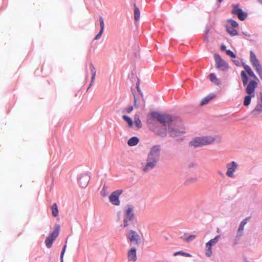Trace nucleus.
Instances as JSON below:
<instances>
[{"label":"nucleus","instance_id":"34","mask_svg":"<svg viewBox=\"0 0 262 262\" xmlns=\"http://www.w3.org/2000/svg\"><path fill=\"white\" fill-rule=\"evenodd\" d=\"M66 247H67V246L64 245L63 248V249H62V252H61V256H60L61 262H63V255H64V253L65 251H66Z\"/></svg>","mask_w":262,"mask_h":262},{"label":"nucleus","instance_id":"10","mask_svg":"<svg viewBox=\"0 0 262 262\" xmlns=\"http://www.w3.org/2000/svg\"><path fill=\"white\" fill-rule=\"evenodd\" d=\"M238 164L235 161H232L226 164L227 171L226 175L230 178H234L235 177L234 172L236 171L238 167Z\"/></svg>","mask_w":262,"mask_h":262},{"label":"nucleus","instance_id":"31","mask_svg":"<svg viewBox=\"0 0 262 262\" xmlns=\"http://www.w3.org/2000/svg\"><path fill=\"white\" fill-rule=\"evenodd\" d=\"M195 238H196V236L195 235H190L189 236H188L187 237H186L185 240L187 242H189L193 240Z\"/></svg>","mask_w":262,"mask_h":262},{"label":"nucleus","instance_id":"23","mask_svg":"<svg viewBox=\"0 0 262 262\" xmlns=\"http://www.w3.org/2000/svg\"><path fill=\"white\" fill-rule=\"evenodd\" d=\"M210 79L213 83L219 85L220 83L219 79L216 77L215 75L213 73H211L209 75Z\"/></svg>","mask_w":262,"mask_h":262},{"label":"nucleus","instance_id":"6","mask_svg":"<svg viewBox=\"0 0 262 262\" xmlns=\"http://www.w3.org/2000/svg\"><path fill=\"white\" fill-rule=\"evenodd\" d=\"M250 61L252 66L259 75L260 78L262 80V67L259 60L257 59L255 54L253 51L250 52Z\"/></svg>","mask_w":262,"mask_h":262},{"label":"nucleus","instance_id":"20","mask_svg":"<svg viewBox=\"0 0 262 262\" xmlns=\"http://www.w3.org/2000/svg\"><path fill=\"white\" fill-rule=\"evenodd\" d=\"M134 19L136 21L139 20L140 17V11L139 10V9L137 7L136 5L134 4Z\"/></svg>","mask_w":262,"mask_h":262},{"label":"nucleus","instance_id":"4","mask_svg":"<svg viewBox=\"0 0 262 262\" xmlns=\"http://www.w3.org/2000/svg\"><path fill=\"white\" fill-rule=\"evenodd\" d=\"M160 147L159 145L153 146L149 152L146 160L156 165L159 160Z\"/></svg>","mask_w":262,"mask_h":262},{"label":"nucleus","instance_id":"1","mask_svg":"<svg viewBox=\"0 0 262 262\" xmlns=\"http://www.w3.org/2000/svg\"><path fill=\"white\" fill-rule=\"evenodd\" d=\"M151 116L156 119L163 126H168V132L170 136L177 140L182 139V137L185 133L183 127L179 129L176 128L177 120L170 115L166 114H159L157 112H152Z\"/></svg>","mask_w":262,"mask_h":262},{"label":"nucleus","instance_id":"19","mask_svg":"<svg viewBox=\"0 0 262 262\" xmlns=\"http://www.w3.org/2000/svg\"><path fill=\"white\" fill-rule=\"evenodd\" d=\"M90 68L92 74V78H91V82L90 84V86H89V88H90L93 85V83L94 82V81L95 79V76L96 75V69L92 63H91L90 64Z\"/></svg>","mask_w":262,"mask_h":262},{"label":"nucleus","instance_id":"13","mask_svg":"<svg viewBox=\"0 0 262 262\" xmlns=\"http://www.w3.org/2000/svg\"><path fill=\"white\" fill-rule=\"evenodd\" d=\"M232 13L233 15H237L238 19L241 20H245L247 16V13L243 12L241 9L239 8L238 5L233 6Z\"/></svg>","mask_w":262,"mask_h":262},{"label":"nucleus","instance_id":"5","mask_svg":"<svg viewBox=\"0 0 262 262\" xmlns=\"http://www.w3.org/2000/svg\"><path fill=\"white\" fill-rule=\"evenodd\" d=\"M60 229V225L56 224L54 227V231L47 237L45 241V244L48 248H50L52 247L53 243L58 236Z\"/></svg>","mask_w":262,"mask_h":262},{"label":"nucleus","instance_id":"21","mask_svg":"<svg viewBox=\"0 0 262 262\" xmlns=\"http://www.w3.org/2000/svg\"><path fill=\"white\" fill-rule=\"evenodd\" d=\"M139 141V139L137 137H134L128 140L127 144L129 146H133L137 145Z\"/></svg>","mask_w":262,"mask_h":262},{"label":"nucleus","instance_id":"40","mask_svg":"<svg viewBox=\"0 0 262 262\" xmlns=\"http://www.w3.org/2000/svg\"><path fill=\"white\" fill-rule=\"evenodd\" d=\"M221 50H222V51L225 50L226 49V46H224V45H222V46H221Z\"/></svg>","mask_w":262,"mask_h":262},{"label":"nucleus","instance_id":"16","mask_svg":"<svg viewBox=\"0 0 262 262\" xmlns=\"http://www.w3.org/2000/svg\"><path fill=\"white\" fill-rule=\"evenodd\" d=\"M89 180V177L86 174H83L79 177L78 183L81 187L84 188L88 185Z\"/></svg>","mask_w":262,"mask_h":262},{"label":"nucleus","instance_id":"27","mask_svg":"<svg viewBox=\"0 0 262 262\" xmlns=\"http://www.w3.org/2000/svg\"><path fill=\"white\" fill-rule=\"evenodd\" d=\"M123 119L127 123L129 127H132L133 126V122L130 117L126 115H124L123 116Z\"/></svg>","mask_w":262,"mask_h":262},{"label":"nucleus","instance_id":"45","mask_svg":"<svg viewBox=\"0 0 262 262\" xmlns=\"http://www.w3.org/2000/svg\"><path fill=\"white\" fill-rule=\"evenodd\" d=\"M260 101H261L260 103H261V104H262V97H261Z\"/></svg>","mask_w":262,"mask_h":262},{"label":"nucleus","instance_id":"15","mask_svg":"<svg viewBox=\"0 0 262 262\" xmlns=\"http://www.w3.org/2000/svg\"><path fill=\"white\" fill-rule=\"evenodd\" d=\"M127 237L131 243H134L135 244L139 245L140 243V236L135 231L130 230L127 235Z\"/></svg>","mask_w":262,"mask_h":262},{"label":"nucleus","instance_id":"14","mask_svg":"<svg viewBox=\"0 0 262 262\" xmlns=\"http://www.w3.org/2000/svg\"><path fill=\"white\" fill-rule=\"evenodd\" d=\"M122 192V191L121 190H117L113 192L109 197V200L111 203L115 205H119L120 204L119 197Z\"/></svg>","mask_w":262,"mask_h":262},{"label":"nucleus","instance_id":"44","mask_svg":"<svg viewBox=\"0 0 262 262\" xmlns=\"http://www.w3.org/2000/svg\"><path fill=\"white\" fill-rule=\"evenodd\" d=\"M219 3H221L222 2V0H218Z\"/></svg>","mask_w":262,"mask_h":262},{"label":"nucleus","instance_id":"28","mask_svg":"<svg viewBox=\"0 0 262 262\" xmlns=\"http://www.w3.org/2000/svg\"><path fill=\"white\" fill-rule=\"evenodd\" d=\"M253 112H256L257 113H260L262 112V104H258L255 107L254 110H253Z\"/></svg>","mask_w":262,"mask_h":262},{"label":"nucleus","instance_id":"22","mask_svg":"<svg viewBox=\"0 0 262 262\" xmlns=\"http://www.w3.org/2000/svg\"><path fill=\"white\" fill-rule=\"evenodd\" d=\"M226 30L228 33L232 36L236 35L237 34V30L235 29V28L227 26Z\"/></svg>","mask_w":262,"mask_h":262},{"label":"nucleus","instance_id":"30","mask_svg":"<svg viewBox=\"0 0 262 262\" xmlns=\"http://www.w3.org/2000/svg\"><path fill=\"white\" fill-rule=\"evenodd\" d=\"M228 21L230 23V25H231V27H233V28H237L238 27V24L236 21H235V20H229Z\"/></svg>","mask_w":262,"mask_h":262},{"label":"nucleus","instance_id":"43","mask_svg":"<svg viewBox=\"0 0 262 262\" xmlns=\"http://www.w3.org/2000/svg\"><path fill=\"white\" fill-rule=\"evenodd\" d=\"M182 254L183 255H189L188 254H187V253H184V252H182Z\"/></svg>","mask_w":262,"mask_h":262},{"label":"nucleus","instance_id":"46","mask_svg":"<svg viewBox=\"0 0 262 262\" xmlns=\"http://www.w3.org/2000/svg\"><path fill=\"white\" fill-rule=\"evenodd\" d=\"M260 3H262V0H260Z\"/></svg>","mask_w":262,"mask_h":262},{"label":"nucleus","instance_id":"18","mask_svg":"<svg viewBox=\"0 0 262 262\" xmlns=\"http://www.w3.org/2000/svg\"><path fill=\"white\" fill-rule=\"evenodd\" d=\"M128 259L129 261H135L137 260L136 249L135 248H131L127 253Z\"/></svg>","mask_w":262,"mask_h":262},{"label":"nucleus","instance_id":"41","mask_svg":"<svg viewBox=\"0 0 262 262\" xmlns=\"http://www.w3.org/2000/svg\"><path fill=\"white\" fill-rule=\"evenodd\" d=\"M137 99L136 97H134V105L136 106Z\"/></svg>","mask_w":262,"mask_h":262},{"label":"nucleus","instance_id":"3","mask_svg":"<svg viewBox=\"0 0 262 262\" xmlns=\"http://www.w3.org/2000/svg\"><path fill=\"white\" fill-rule=\"evenodd\" d=\"M214 141V138L212 136L196 137L190 142V144L195 147H198L211 144Z\"/></svg>","mask_w":262,"mask_h":262},{"label":"nucleus","instance_id":"24","mask_svg":"<svg viewBox=\"0 0 262 262\" xmlns=\"http://www.w3.org/2000/svg\"><path fill=\"white\" fill-rule=\"evenodd\" d=\"M214 97V95H209L205 97L204 99H203L201 102V105H203L207 103H208L211 100H212Z\"/></svg>","mask_w":262,"mask_h":262},{"label":"nucleus","instance_id":"8","mask_svg":"<svg viewBox=\"0 0 262 262\" xmlns=\"http://www.w3.org/2000/svg\"><path fill=\"white\" fill-rule=\"evenodd\" d=\"M214 58L215 61V66L217 69L224 71L228 68V64L222 59L219 54H215L214 55Z\"/></svg>","mask_w":262,"mask_h":262},{"label":"nucleus","instance_id":"32","mask_svg":"<svg viewBox=\"0 0 262 262\" xmlns=\"http://www.w3.org/2000/svg\"><path fill=\"white\" fill-rule=\"evenodd\" d=\"M226 54L228 55H229V56H231V57H232L233 58H235L236 57V56H235V54L232 51H231V50H227L226 51Z\"/></svg>","mask_w":262,"mask_h":262},{"label":"nucleus","instance_id":"9","mask_svg":"<svg viewBox=\"0 0 262 262\" xmlns=\"http://www.w3.org/2000/svg\"><path fill=\"white\" fill-rule=\"evenodd\" d=\"M220 238V235L216 236L214 238L210 239L206 244V252L205 254L207 257H210L212 254V246L217 243Z\"/></svg>","mask_w":262,"mask_h":262},{"label":"nucleus","instance_id":"36","mask_svg":"<svg viewBox=\"0 0 262 262\" xmlns=\"http://www.w3.org/2000/svg\"><path fill=\"white\" fill-rule=\"evenodd\" d=\"M103 33V31H102V30H100L99 33L95 36L94 39L95 40H98L99 39L100 37L101 36V35H102Z\"/></svg>","mask_w":262,"mask_h":262},{"label":"nucleus","instance_id":"35","mask_svg":"<svg viewBox=\"0 0 262 262\" xmlns=\"http://www.w3.org/2000/svg\"><path fill=\"white\" fill-rule=\"evenodd\" d=\"M244 68L245 70H246L247 74L252 71L251 68L248 65L244 66Z\"/></svg>","mask_w":262,"mask_h":262},{"label":"nucleus","instance_id":"33","mask_svg":"<svg viewBox=\"0 0 262 262\" xmlns=\"http://www.w3.org/2000/svg\"><path fill=\"white\" fill-rule=\"evenodd\" d=\"M244 226H242V225H239V227L238 228V231H237V235L241 236L242 234V232L244 230Z\"/></svg>","mask_w":262,"mask_h":262},{"label":"nucleus","instance_id":"38","mask_svg":"<svg viewBox=\"0 0 262 262\" xmlns=\"http://www.w3.org/2000/svg\"><path fill=\"white\" fill-rule=\"evenodd\" d=\"M248 218H246L244 220H243L242 222L241 223L240 225L242 226H245V225L247 224V221Z\"/></svg>","mask_w":262,"mask_h":262},{"label":"nucleus","instance_id":"29","mask_svg":"<svg viewBox=\"0 0 262 262\" xmlns=\"http://www.w3.org/2000/svg\"><path fill=\"white\" fill-rule=\"evenodd\" d=\"M99 22H100V30H102V31H104V23L103 19L102 17H100L99 18Z\"/></svg>","mask_w":262,"mask_h":262},{"label":"nucleus","instance_id":"7","mask_svg":"<svg viewBox=\"0 0 262 262\" xmlns=\"http://www.w3.org/2000/svg\"><path fill=\"white\" fill-rule=\"evenodd\" d=\"M134 217V214L133 213V208L131 206H127L125 213L123 217V224L122 226L123 228H126L128 226Z\"/></svg>","mask_w":262,"mask_h":262},{"label":"nucleus","instance_id":"2","mask_svg":"<svg viewBox=\"0 0 262 262\" xmlns=\"http://www.w3.org/2000/svg\"><path fill=\"white\" fill-rule=\"evenodd\" d=\"M241 75L243 85L246 86L245 93L247 95L245 97L244 105L247 106L250 104L251 98L255 97V89L258 86L259 79L253 71L247 74L244 71H242Z\"/></svg>","mask_w":262,"mask_h":262},{"label":"nucleus","instance_id":"42","mask_svg":"<svg viewBox=\"0 0 262 262\" xmlns=\"http://www.w3.org/2000/svg\"><path fill=\"white\" fill-rule=\"evenodd\" d=\"M182 252H176V253H174V255H178V254H182Z\"/></svg>","mask_w":262,"mask_h":262},{"label":"nucleus","instance_id":"25","mask_svg":"<svg viewBox=\"0 0 262 262\" xmlns=\"http://www.w3.org/2000/svg\"><path fill=\"white\" fill-rule=\"evenodd\" d=\"M52 214L54 217H56L58 215V207L56 203H54L52 206Z\"/></svg>","mask_w":262,"mask_h":262},{"label":"nucleus","instance_id":"26","mask_svg":"<svg viewBox=\"0 0 262 262\" xmlns=\"http://www.w3.org/2000/svg\"><path fill=\"white\" fill-rule=\"evenodd\" d=\"M134 122L136 126L138 128H140L142 126V123L140 120L139 115H136L134 117Z\"/></svg>","mask_w":262,"mask_h":262},{"label":"nucleus","instance_id":"12","mask_svg":"<svg viewBox=\"0 0 262 262\" xmlns=\"http://www.w3.org/2000/svg\"><path fill=\"white\" fill-rule=\"evenodd\" d=\"M232 13L233 15H237L238 19L241 20H245L247 16V13L243 12L241 9L239 8L238 5L233 6Z\"/></svg>","mask_w":262,"mask_h":262},{"label":"nucleus","instance_id":"17","mask_svg":"<svg viewBox=\"0 0 262 262\" xmlns=\"http://www.w3.org/2000/svg\"><path fill=\"white\" fill-rule=\"evenodd\" d=\"M156 165L146 160V163H142V169L144 172H147L153 169Z\"/></svg>","mask_w":262,"mask_h":262},{"label":"nucleus","instance_id":"11","mask_svg":"<svg viewBox=\"0 0 262 262\" xmlns=\"http://www.w3.org/2000/svg\"><path fill=\"white\" fill-rule=\"evenodd\" d=\"M232 13L233 15H237L238 19L241 20H245L247 16V13L243 12L241 9L239 8L238 5L233 6Z\"/></svg>","mask_w":262,"mask_h":262},{"label":"nucleus","instance_id":"37","mask_svg":"<svg viewBox=\"0 0 262 262\" xmlns=\"http://www.w3.org/2000/svg\"><path fill=\"white\" fill-rule=\"evenodd\" d=\"M133 110V107L130 106L125 109V112L127 113H130Z\"/></svg>","mask_w":262,"mask_h":262},{"label":"nucleus","instance_id":"39","mask_svg":"<svg viewBox=\"0 0 262 262\" xmlns=\"http://www.w3.org/2000/svg\"><path fill=\"white\" fill-rule=\"evenodd\" d=\"M159 135H160L161 136L164 137L166 135V132L163 133H159Z\"/></svg>","mask_w":262,"mask_h":262}]
</instances>
